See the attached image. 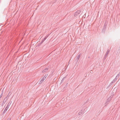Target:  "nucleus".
<instances>
[{
  "label": "nucleus",
  "instance_id": "19",
  "mask_svg": "<svg viewBox=\"0 0 120 120\" xmlns=\"http://www.w3.org/2000/svg\"><path fill=\"white\" fill-rule=\"evenodd\" d=\"M46 39H45V38H44L42 40L43 41H44Z\"/></svg>",
  "mask_w": 120,
  "mask_h": 120
},
{
  "label": "nucleus",
  "instance_id": "23",
  "mask_svg": "<svg viewBox=\"0 0 120 120\" xmlns=\"http://www.w3.org/2000/svg\"><path fill=\"white\" fill-rule=\"evenodd\" d=\"M48 37V36L47 35L45 37L47 38Z\"/></svg>",
  "mask_w": 120,
  "mask_h": 120
},
{
  "label": "nucleus",
  "instance_id": "26",
  "mask_svg": "<svg viewBox=\"0 0 120 120\" xmlns=\"http://www.w3.org/2000/svg\"><path fill=\"white\" fill-rule=\"evenodd\" d=\"M9 93H10V92L9 91Z\"/></svg>",
  "mask_w": 120,
  "mask_h": 120
},
{
  "label": "nucleus",
  "instance_id": "3",
  "mask_svg": "<svg viewBox=\"0 0 120 120\" xmlns=\"http://www.w3.org/2000/svg\"><path fill=\"white\" fill-rule=\"evenodd\" d=\"M84 113V111H83L82 110H81V111L79 112L78 113V115H82Z\"/></svg>",
  "mask_w": 120,
  "mask_h": 120
},
{
  "label": "nucleus",
  "instance_id": "1",
  "mask_svg": "<svg viewBox=\"0 0 120 120\" xmlns=\"http://www.w3.org/2000/svg\"><path fill=\"white\" fill-rule=\"evenodd\" d=\"M81 12L79 10H77L74 14V16L76 17L77 16H79V14Z\"/></svg>",
  "mask_w": 120,
  "mask_h": 120
},
{
  "label": "nucleus",
  "instance_id": "9",
  "mask_svg": "<svg viewBox=\"0 0 120 120\" xmlns=\"http://www.w3.org/2000/svg\"><path fill=\"white\" fill-rule=\"evenodd\" d=\"M8 98L7 97H6L3 100L6 102L8 100Z\"/></svg>",
  "mask_w": 120,
  "mask_h": 120
},
{
  "label": "nucleus",
  "instance_id": "20",
  "mask_svg": "<svg viewBox=\"0 0 120 120\" xmlns=\"http://www.w3.org/2000/svg\"><path fill=\"white\" fill-rule=\"evenodd\" d=\"M118 77H116V76L115 78L114 79H116V81L117 79H118Z\"/></svg>",
  "mask_w": 120,
  "mask_h": 120
},
{
  "label": "nucleus",
  "instance_id": "16",
  "mask_svg": "<svg viewBox=\"0 0 120 120\" xmlns=\"http://www.w3.org/2000/svg\"><path fill=\"white\" fill-rule=\"evenodd\" d=\"M80 54L79 55H78L77 56V59H78V60H79V59L80 57Z\"/></svg>",
  "mask_w": 120,
  "mask_h": 120
},
{
  "label": "nucleus",
  "instance_id": "11",
  "mask_svg": "<svg viewBox=\"0 0 120 120\" xmlns=\"http://www.w3.org/2000/svg\"><path fill=\"white\" fill-rule=\"evenodd\" d=\"M116 80V79H114L113 81L111 82V83H110L111 84H112L113 83H114Z\"/></svg>",
  "mask_w": 120,
  "mask_h": 120
},
{
  "label": "nucleus",
  "instance_id": "17",
  "mask_svg": "<svg viewBox=\"0 0 120 120\" xmlns=\"http://www.w3.org/2000/svg\"><path fill=\"white\" fill-rule=\"evenodd\" d=\"M3 93L2 92L0 95V98H1L2 96Z\"/></svg>",
  "mask_w": 120,
  "mask_h": 120
},
{
  "label": "nucleus",
  "instance_id": "15",
  "mask_svg": "<svg viewBox=\"0 0 120 120\" xmlns=\"http://www.w3.org/2000/svg\"><path fill=\"white\" fill-rule=\"evenodd\" d=\"M65 78V77H64L62 79V80H61V83H62L64 81V80Z\"/></svg>",
  "mask_w": 120,
  "mask_h": 120
},
{
  "label": "nucleus",
  "instance_id": "25",
  "mask_svg": "<svg viewBox=\"0 0 120 120\" xmlns=\"http://www.w3.org/2000/svg\"><path fill=\"white\" fill-rule=\"evenodd\" d=\"M44 38H45L46 39L47 38L46 37H45Z\"/></svg>",
  "mask_w": 120,
  "mask_h": 120
},
{
  "label": "nucleus",
  "instance_id": "2",
  "mask_svg": "<svg viewBox=\"0 0 120 120\" xmlns=\"http://www.w3.org/2000/svg\"><path fill=\"white\" fill-rule=\"evenodd\" d=\"M110 52V50L109 49H108L107 51L106 52V53L105 55V56L104 57V59H105L107 57V55Z\"/></svg>",
  "mask_w": 120,
  "mask_h": 120
},
{
  "label": "nucleus",
  "instance_id": "12",
  "mask_svg": "<svg viewBox=\"0 0 120 120\" xmlns=\"http://www.w3.org/2000/svg\"><path fill=\"white\" fill-rule=\"evenodd\" d=\"M6 102V101H5L3 100V103H2L1 104V106H3L4 104Z\"/></svg>",
  "mask_w": 120,
  "mask_h": 120
},
{
  "label": "nucleus",
  "instance_id": "10",
  "mask_svg": "<svg viewBox=\"0 0 120 120\" xmlns=\"http://www.w3.org/2000/svg\"><path fill=\"white\" fill-rule=\"evenodd\" d=\"M109 101H108L107 100L106 102L105 103V105L106 106L109 103Z\"/></svg>",
  "mask_w": 120,
  "mask_h": 120
},
{
  "label": "nucleus",
  "instance_id": "24",
  "mask_svg": "<svg viewBox=\"0 0 120 120\" xmlns=\"http://www.w3.org/2000/svg\"><path fill=\"white\" fill-rule=\"evenodd\" d=\"M9 94H8V95H7V97H8V96H9Z\"/></svg>",
  "mask_w": 120,
  "mask_h": 120
},
{
  "label": "nucleus",
  "instance_id": "22",
  "mask_svg": "<svg viewBox=\"0 0 120 120\" xmlns=\"http://www.w3.org/2000/svg\"><path fill=\"white\" fill-rule=\"evenodd\" d=\"M11 119L10 118H8L7 120H11Z\"/></svg>",
  "mask_w": 120,
  "mask_h": 120
},
{
  "label": "nucleus",
  "instance_id": "6",
  "mask_svg": "<svg viewBox=\"0 0 120 120\" xmlns=\"http://www.w3.org/2000/svg\"><path fill=\"white\" fill-rule=\"evenodd\" d=\"M11 102L10 101L9 102L7 106L6 107H7L8 108H9V107H10V105H11Z\"/></svg>",
  "mask_w": 120,
  "mask_h": 120
},
{
  "label": "nucleus",
  "instance_id": "18",
  "mask_svg": "<svg viewBox=\"0 0 120 120\" xmlns=\"http://www.w3.org/2000/svg\"><path fill=\"white\" fill-rule=\"evenodd\" d=\"M119 75L120 74H118L116 76V77H118V78Z\"/></svg>",
  "mask_w": 120,
  "mask_h": 120
},
{
  "label": "nucleus",
  "instance_id": "4",
  "mask_svg": "<svg viewBox=\"0 0 120 120\" xmlns=\"http://www.w3.org/2000/svg\"><path fill=\"white\" fill-rule=\"evenodd\" d=\"M48 68H46L44 69L42 71V72L44 73L45 72H46L48 70Z\"/></svg>",
  "mask_w": 120,
  "mask_h": 120
},
{
  "label": "nucleus",
  "instance_id": "13",
  "mask_svg": "<svg viewBox=\"0 0 120 120\" xmlns=\"http://www.w3.org/2000/svg\"><path fill=\"white\" fill-rule=\"evenodd\" d=\"M44 79H41L40 81V82H39V83L40 84H41V83L42 82H43L44 81Z\"/></svg>",
  "mask_w": 120,
  "mask_h": 120
},
{
  "label": "nucleus",
  "instance_id": "14",
  "mask_svg": "<svg viewBox=\"0 0 120 120\" xmlns=\"http://www.w3.org/2000/svg\"><path fill=\"white\" fill-rule=\"evenodd\" d=\"M47 75H45V76L43 77V79H44L45 80L46 78V77L47 76Z\"/></svg>",
  "mask_w": 120,
  "mask_h": 120
},
{
  "label": "nucleus",
  "instance_id": "7",
  "mask_svg": "<svg viewBox=\"0 0 120 120\" xmlns=\"http://www.w3.org/2000/svg\"><path fill=\"white\" fill-rule=\"evenodd\" d=\"M8 109V108L7 107H6L5 109L4 110V112H3V113H5V112H6V111H7V109Z\"/></svg>",
  "mask_w": 120,
  "mask_h": 120
},
{
  "label": "nucleus",
  "instance_id": "8",
  "mask_svg": "<svg viewBox=\"0 0 120 120\" xmlns=\"http://www.w3.org/2000/svg\"><path fill=\"white\" fill-rule=\"evenodd\" d=\"M107 22L106 21H105V24H104V28H105L106 27V26L107 25Z\"/></svg>",
  "mask_w": 120,
  "mask_h": 120
},
{
  "label": "nucleus",
  "instance_id": "21",
  "mask_svg": "<svg viewBox=\"0 0 120 120\" xmlns=\"http://www.w3.org/2000/svg\"><path fill=\"white\" fill-rule=\"evenodd\" d=\"M43 42H44V41H43L42 40V41H41V42L40 43L41 44Z\"/></svg>",
  "mask_w": 120,
  "mask_h": 120
},
{
  "label": "nucleus",
  "instance_id": "5",
  "mask_svg": "<svg viewBox=\"0 0 120 120\" xmlns=\"http://www.w3.org/2000/svg\"><path fill=\"white\" fill-rule=\"evenodd\" d=\"M112 97H110L108 98L107 100L109 102L110 101H111L112 99Z\"/></svg>",
  "mask_w": 120,
  "mask_h": 120
}]
</instances>
